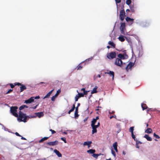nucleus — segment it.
<instances>
[{"instance_id": "obj_37", "label": "nucleus", "mask_w": 160, "mask_h": 160, "mask_svg": "<svg viewBox=\"0 0 160 160\" xmlns=\"http://www.w3.org/2000/svg\"><path fill=\"white\" fill-rule=\"evenodd\" d=\"M75 108V104H73V106H72V108L70 110V111L72 112L74 111V110Z\"/></svg>"}, {"instance_id": "obj_57", "label": "nucleus", "mask_w": 160, "mask_h": 160, "mask_svg": "<svg viewBox=\"0 0 160 160\" xmlns=\"http://www.w3.org/2000/svg\"><path fill=\"white\" fill-rule=\"evenodd\" d=\"M40 97L39 96H36L35 97V99H39V98Z\"/></svg>"}, {"instance_id": "obj_14", "label": "nucleus", "mask_w": 160, "mask_h": 160, "mask_svg": "<svg viewBox=\"0 0 160 160\" xmlns=\"http://www.w3.org/2000/svg\"><path fill=\"white\" fill-rule=\"evenodd\" d=\"M75 111L74 113L75 118H76L78 117L79 115L78 114V107H75Z\"/></svg>"}, {"instance_id": "obj_32", "label": "nucleus", "mask_w": 160, "mask_h": 160, "mask_svg": "<svg viewBox=\"0 0 160 160\" xmlns=\"http://www.w3.org/2000/svg\"><path fill=\"white\" fill-rule=\"evenodd\" d=\"M101 154L100 153L99 154H96L93 153L92 155V156L94 157L95 158H97L98 156H99Z\"/></svg>"}, {"instance_id": "obj_29", "label": "nucleus", "mask_w": 160, "mask_h": 160, "mask_svg": "<svg viewBox=\"0 0 160 160\" xmlns=\"http://www.w3.org/2000/svg\"><path fill=\"white\" fill-rule=\"evenodd\" d=\"M95 152V150L92 149H91L87 151V152L90 154H93Z\"/></svg>"}, {"instance_id": "obj_56", "label": "nucleus", "mask_w": 160, "mask_h": 160, "mask_svg": "<svg viewBox=\"0 0 160 160\" xmlns=\"http://www.w3.org/2000/svg\"><path fill=\"white\" fill-rule=\"evenodd\" d=\"M21 137V139L22 140H26V138H24L22 136Z\"/></svg>"}, {"instance_id": "obj_42", "label": "nucleus", "mask_w": 160, "mask_h": 160, "mask_svg": "<svg viewBox=\"0 0 160 160\" xmlns=\"http://www.w3.org/2000/svg\"><path fill=\"white\" fill-rule=\"evenodd\" d=\"M15 84V86L18 85V86H21L22 84L19 82H15L14 83Z\"/></svg>"}, {"instance_id": "obj_12", "label": "nucleus", "mask_w": 160, "mask_h": 160, "mask_svg": "<svg viewBox=\"0 0 160 160\" xmlns=\"http://www.w3.org/2000/svg\"><path fill=\"white\" fill-rule=\"evenodd\" d=\"M35 114L36 116L34 115V116H35L36 117L37 116L39 118L43 116L44 115L43 113L42 112H36L35 113Z\"/></svg>"}, {"instance_id": "obj_20", "label": "nucleus", "mask_w": 160, "mask_h": 160, "mask_svg": "<svg viewBox=\"0 0 160 160\" xmlns=\"http://www.w3.org/2000/svg\"><path fill=\"white\" fill-rule=\"evenodd\" d=\"M142 108L143 110L146 109H148V107L146 104L144 103H142L141 105Z\"/></svg>"}, {"instance_id": "obj_61", "label": "nucleus", "mask_w": 160, "mask_h": 160, "mask_svg": "<svg viewBox=\"0 0 160 160\" xmlns=\"http://www.w3.org/2000/svg\"><path fill=\"white\" fill-rule=\"evenodd\" d=\"M23 107L24 108H28V106H27V105H23Z\"/></svg>"}, {"instance_id": "obj_3", "label": "nucleus", "mask_w": 160, "mask_h": 160, "mask_svg": "<svg viewBox=\"0 0 160 160\" xmlns=\"http://www.w3.org/2000/svg\"><path fill=\"white\" fill-rule=\"evenodd\" d=\"M18 108L17 106L12 107L10 108V111L11 113L13 115L16 117H18V115L16 112L17 111V109Z\"/></svg>"}, {"instance_id": "obj_51", "label": "nucleus", "mask_w": 160, "mask_h": 160, "mask_svg": "<svg viewBox=\"0 0 160 160\" xmlns=\"http://www.w3.org/2000/svg\"><path fill=\"white\" fill-rule=\"evenodd\" d=\"M136 142L137 144H141L142 143V142H140L139 141H138V140L136 141Z\"/></svg>"}, {"instance_id": "obj_38", "label": "nucleus", "mask_w": 160, "mask_h": 160, "mask_svg": "<svg viewBox=\"0 0 160 160\" xmlns=\"http://www.w3.org/2000/svg\"><path fill=\"white\" fill-rule=\"evenodd\" d=\"M130 9L132 12H135V10L134 9V8L133 6L132 7H131L130 8Z\"/></svg>"}, {"instance_id": "obj_31", "label": "nucleus", "mask_w": 160, "mask_h": 160, "mask_svg": "<svg viewBox=\"0 0 160 160\" xmlns=\"http://www.w3.org/2000/svg\"><path fill=\"white\" fill-rule=\"evenodd\" d=\"M97 122V120H96L95 118H93L92 121H91V125H95L96 122Z\"/></svg>"}, {"instance_id": "obj_49", "label": "nucleus", "mask_w": 160, "mask_h": 160, "mask_svg": "<svg viewBox=\"0 0 160 160\" xmlns=\"http://www.w3.org/2000/svg\"><path fill=\"white\" fill-rule=\"evenodd\" d=\"M112 118H116V115H114V116H111L110 117V119H111Z\"/></svg>"}, {"instance_id": "obj_11", "label": "nucleus", "mask_w": 160, "mask_h": 160, "mask_svg": "<svg viewBox=\"0 0 160 160\" xmlns=\"http://www.w3.org/2000/svg\"><path fill=\"white\" fill-rule=\"evenodd\" d=\"M34 99L33 97H31L29 99L26 100L25 101L24 103L26 104L31 103L34 101Z\"/></svg>"}, {"instance_id": "obj_54", "label": "nucleus", "mask_w": 160, "mask_h": 160, "mask_svg": "<svg viewBox=\"0 0 160 160\" xmlns=\"http://www.w3.org/2000/svg\"><path fill=\"white\" fill-rule=\"evenodd\" d=\"M42 83H44V84H45V85H44L43 86H44V87H45L46 85L47 84H48V83H45V82H40V83H39V84H42Z\"/></svg>"}, {"instance_id": "obj_26", "label": "nucleus", "mask_w": 160, "mask_h": 160, "mask_svg": "<svg viewBox=\"0 0 160 160\" xmlns=\"http://www.w3.org/2000/svg\"><path fill=\"white\" fill-rule=\"evenodd\" d=\"M92 143V142L91 141L85 142L83 143V145L84 146L87 145L89 146Z\"/></svg>"}, {"instance_id": "obj_8", "label": "nucleus", "mask_w": 160, "mask_h": 160, "mask_svg": "<svg viewBox=\"0 0 160 160\" xmlns=\"http://www.w3.org/2000/svg\"><path fill=\"white\" fill-rule=\"evenodd\" d=\"M121 32L122 34H125V25L124 23H122L120 26Z\"/></svg>"}, {"instance_id": "obj_50", "label": "nucleus", "mask_w": 160, "mask_h": 160, "mask_svg": "<svg viewBox=\"0 0 160 160\" xmlns=\"http://www.w3.org/2000/svg\"><path fill=\"white\" fill-rule=\"evenodd\" d=\"M24 108L23 105H22L19 108V109L20 110H21Z\"/></svg>"}, {"instance_id": "obj_30", "label": "nucleus", "mask_w": 160, "mask_h": 160, "mask_svg": "<svg viewBox=\"0 0 160 160\" xmlns=\"http://www.w3.org/2000/svg\"><path fill=\"white\" fill-rule=\"evenodd\" d=\"M134 128L133 127H131L129 130V131L131 133H133Z\"/></svg>"}, {"instance_id": "obj_27", "label": "nucleus", "mask_w": 160, "mask_h": 160, "mask_svg": "<svg viewBox=\"0 0 160 160\" xmlns=\"http://www.w3.org/2000/svg\"><path fill=\"white\" fill-rule=\"evenodd\" d=\"M108 43L109 45H111L113 48H115L116 45L115 44L112 42L109 41L108 42Z\"/></svg>"}, {"instance_id": "obj_1", "label": "nucleus", "mask_w": 160, "mask_h": 160, "mask_svg": "<svg viewBox=\"0 0 160 160\" xmlns=\"http://www.w3.org/2000/svg\"><path fill=\"white\" fill-rule=\"evenodd\" d=\"M18 117H19L18 118V121L20 122H26L27 120L29 118L36 117V116L34 115L27 116L26 114L23 113L21 111L19 112Z\"/></svg>"}, {"instance_id": "obj_53", "label": "nucleus", "mask_w": 160, "mask_h": 160, "mask_svg": "<svg viewBox=\"0 0 160 160\" xmlns=\"http://www.w3.org/2000/svg\"><path fill=\"white\" fill-rule=\"evenodd\" d=\"M88 94V91H83V94H84V95H87Z\"/></svg>"}, {"instance_id": "obj_59", "label": "nucleus", "mask_w": 160, "mask_h": 160, "mask_svg": "<svg viewBox=\"0 0 160 160\" xmlns=\"http://www.w3.org/2000/svg\"><path fill=\"white\" fill-rule=\"evenodd\" d=\"M95 119L96 120H98V119H99V117H98V116H97V117H96V118H95Z\"/></svg>"}, {"instance_id": "obj_16", "label": "nucleus", "mask_w": 160, "mask_h": 160, "mask_svg": "<svg viewBox=\"0 0 160 160\" xmlns=\"http://www.w3.org/2000/svg\"><path fill=\"white\" fill-rule=\"evenodd\" d=\"M20 88V92H22L24 90L27 89L26 86L22 84Z\"/></svg>"}, {"instance_id": "obj_60", "label": "nucleus", "mask_w": 160, "mask_h": 160, "mask_svg": "<svg viewBox=\"0 0 160 160\" xmlns=\"http://www.w3.org/2000/svg\"><path fill=\"white\" fill-rule=\"evenodd\" d=\"M80 103H78L77 106L76 107H78H78L80 106Z\"/></svg>"}, {"instance_id": "obj_48", "label": "nucleus", "mask_w": 160, "mask_h": 160, "mask_svg": "<svg viewBox=\"0 0 160 160\" xmlns=\"http://www.w3.org/2000/svg\"><path fill=\"white\" fill-rule=\"evenodd\" d=\"M116 4L120 3L121 2V0H115Z\"/></svg>"}, {"instance_id": "obj_34", "label": "nucleus", "mask_w": 160, "mask_h": 160, "mask_svg": "<svg viewBox=\"0 0 160 160\" xmlns=\"http://www.w3.org/2000/svg\"><path fill=\"white\" fill-rule=\"evenodd\" d=\"M80 98V97H79V95L78 94L77 95L75 98V102H77L78 101V99Z\"/></svg>"}, {"instance_id": "obj_40", "label": "nucleus", "mask_w": 160, "mask_h": 160, "mask_svg": "<svg viewBox=\"0 0 160 160\" xmlns=\"http://www.w3.org/2000/svg\"><path fill=\"white\" fill-rule=\"evenodd\" d=\"M57 97L55 95L53 96L51 98V100L52 101H55V99Z\"/></svg>"}, {"instance_id": "obj_55", "label": "nucleus", "mask_w": 160, "mask_h": 160, "mask_svg": "<svg viewBox=\"0 0 160 160\" xmlns=\"http://www.w3.org/2000/svg\"><path fill=\"white\" fill-rule=\"evenodd\" d=\"M98 128L100 126V123L99 122H98V124L97 125H96Z\"/></svg>"}, {"instance_id": "obj_64", "label": "nucleus", "mask_w": 160, "mask_h": 160, "mask_svg": "<svg viewBox=\"0 0 160 160\" xmlns=\"http://www.w3.org/2000/svg\"><path fill=\"white\" fill-rule=\"evenodd\" d=\"M97 77H98L99 78H100L101 77V75L100 74H98L97 76Z\"/></svg>"}, {"instance_id": "obj_23", "label": "nucleus", "mask_w": 160, "mask_h": 160, "mask_svg": "<svg viewBox=\"0 0 160 160\" xmlns=\"http://www.w3.org/2000/svg\"><path fill=\"white\" fill-rule=\"evenodd\" d=\"M119 40L121 42H123L125 41V39L124 38V36L122 35H121L118 38Z\"/></svg>"}, {"instance_id": "obj_18", "label": "nucleus", "mask_w": 160, "mask_h": 160, "mask_svg": "<svg viewBox=\"0 0 160 160\" xmlns=\"http://www.w3.org/2000/svg\"><path fill=\"white\" fill-rule=\"evenodd\" d=\"M83 62H82L80 64L78 65L77 67L76 68V69L77 70H79L82 69L83 68V67L81 66V64Z\"/></svg>"}, {"instance_id": "obj_9", "label": "nucleus", "mask_w": 160, "mask_h": 160, "mask_svg": "<svg viewBox=\"0 0 160 160\" xmlns=\"http://www.w3.org/2000/svg\"><path fill=\"white\" fill-rule=\"evenodd\" d=\"M58 140H55L53 142H50L47 143V144L50 146H54L58 145Z\"/></svg>"}, {"instance_id": "obj_25", "label": "nucleus", "mask_w": 160, "mask_h": 160, "mask_svg": "<svg viewBox=\"0 0 160 160\" xmlns=\"http://www.w3.org/2000/svg\"><path fill=\"white\" fill-rule=\"evenodd\" d=\"M126 20L127 21H131L132 23L133 22V21H134V19L132 18H131L129 17H127L126 18Z\"/></svg>"}, {"instance_id": "obj_33", "label": "nucleus", "mask_w": 160, "mask_h": 160, "mask_svg": "<svg viewBox=\"0 0 160 160\" xmlns=\"http://www.w3.org/2000/svg\"><path fill=\"white\" fill-rule=\"evenodd\" d=\"M132 1L131 0H126V3L128 5H129L131 3Z\"/></svg>"}, {"instance_id": "obj_10", "label": "nucleus", "mask_w": 160, "mask_h": 160, "mask_svg": "<svg viewBox=\"0 0 160 160\" xmlns=\"http://www.w3.org/2000/svg\"><path fill=\"white\" fill-rule=\"evenodd\" d=\"M91 126L92 128V133L93 134L97 132V128H98L97 126L95 125H91Z\"/></svg>"}, {"instance_id": "obj_21", "label": "nucleus", "mask_w": 160, "mask_h": 160, "mask_svg": "<svg viewBox=\"0 0 160 160\" xmlns=\"http://www.w3.org/2000/svg\"><path fill=\"white\" fill-rule=\"evenodd\" d=\"M105 73L109 74L110 75L112 76V79H113L114 75V72L113 71H109V72H105Z\"/></svg>"}, {"instance_id": "obj_39", "label": "nucleus", "mask_w": 160, "mask_h": 160, "mask_svg": "<svg viewBox=\"0 0 160 160\" xmlns=\"http://www.w3.org/2000/svg\"><path fill=\"white\" fill-rule=\"evenodd\" d=\"M78 95H79V97H80V98L83 97L84 96V94L82 93H78Z\"/></svg>"}, {"instance_id": "obj_17", "label": "nucleus", "mask_w": 160, "mask_h": 160, "mask_svg": "<svg viewBox=\"0 0 160 160\" xmlns=\"http://www.w3.org/2000/svg\"><path fill=\"white\" fill-rule=\"evenodd\" d=\"M54 90V89H52V90H51L49 92H48L47 94L45 96V97L43 98V99H45L47 98H49L51 94L52 93V92Z\"/></svg>"}, {"instance_id": "obj_63", "label": "nucleus", "mask_w": 160, "mask_h": 160, "mask_svg": "<svg viewBox=\"0 0 160 160\" xmlns=\"http://www.w3.org/2000/svg\"><path fill=\"white\" fill-rule=\"evenodd\" d=\"M85 90V88H82L81 89V91H84Z\"/></svg>"}, {"instance_id": "obj_7", "label": "nucleus", "mask_w": 160, "mask_h": 160, "mask_svg": "<svg viewBox=\"0 0 160 160\" xmlns=\"http://www.w3.org/2000/svg\"><path fill=\"white\" fill-rule=\"evenodd\" d=\"M120 17L121 20L122 21L125 17V12L124 10H122L120 11Z\"/></svg>"}, {"instance_id": "obj_4", "label": "nucleus", "mask_w": 160, "mask_h": 160, "mask_svg": "<svg viewBox=\"0 0 160 160\" xmlns=\"http://www.w3.org/2000/svg\"><path fill=\"white\" fill-rule=\"evenodd\" d=\"M123 52V54L119 53L118 55V57L119 58L121 59H127L128 58V55L126 54V50H124L122 51Z\"/></svg>"}, {"instance_id": "obj_2", "label": "nucleus", "mask_w": 160, "mask_h": 160, "mask_svg": "<svg viewBox=\"0 0 160 160\" xmlns=\"http://www.w3.org/2000/svg\"><path fill=\"white\" fill-rule=\"evenodd\" d=\"M115 64L117 66H120L123 68V66L125 64V63H123L121 59L119 58H117L116 59Z\"/></svg>"}, {"instance_id": "obj_46", "label": "nucleus", "mask_w": 160, "mask_h": 160, "mask_svg": "<svg viewBox=\"0 0 160 160\" xmlns=\"http://www.w3.org/2000/svg\"><path fill=\"white\" fill-rule=\"evenodd\" d=\"M10 86L11 88H13L15 86V84H14V85H13V84L12 83H10Z\"/></svg>"}, {"instance_id": "obj_22", "label": "nucleus", "mask_w": 160, "mask_h": 160, "mask_svg": "<svg viewBox=\"0 0 160 160\" xmlns=\"http://www.w3.org/2000/svg\"><path fill=\"white\" fill-rule=\"evenodd\" d=\"M97 88L98 87L97 86H95V87L93 88L92 90L91 91V93L93 94L97 93Z\"/></svg>"}, {"instance_id": "obj_5", "label": "nucleus", "mask_w": 160, "mask_h": 160, "mask_svg": "<svg viewBox=\"0 0 160 160\" xmlns=\"http://www.w3.org/2000/svg\"><path fill=\"white\" fill-rule=\"evenodd\" d=\"M116 53L115 52H112L107 54V58L109 59H112L116 58Z\"/></svg>"}, {"instance_id": "obj_6", "label": "nucleus", "mask_w": 160, "mask_h": 160, "mask_svg": "<svg viewBox=\"0 0 160 160\" xmlns=\"http://www.w3.org/2000/svg\"><path fill=\"white\" fill-rule=\"evenodd\" d=\"M134 63L132 62H130L128 65H126L125 63L124 66H123V68H125V69L127 71H128L129 69L131 70L132 67L134 66Z\"/></svg>"}, {"instance_id": "obj_35", "label": "nucleus", "mask_w": 160, "mask_h": 160, "mask_svg": "<svg viewBox=\"0 0 160 160\" xmlns=\"http://www.w3.org/2000/svg\"><path fill=\"white\" fill-rule=\"evenodd\" d=\"M153 136L155 138H156L159 139L160 138V137L158 135L156 134L155 133H154Z\"/></svg>"}, {"instance_id": "obj_52", "label": "nucleus", "mask_w": 160, "mask_h": 160, "mask_svg": "<svg viewBox=\"0 0 160 160\" xmlns=\"http://www.w3.org/2000/svg\"><path fill=\"white\" fill-rule=\"evenodd\" d=\"M15 134L17 136L21 137V136L20 135L18 132H15Z\"/></svg>"}, {"instance_id": "obj_58", "label": "nucleus", "mask_w": 160, "mask_h": 160, "mask_svg": "<svg viewBox=\"0 0 160 160\" xmlns=\"http://www.w3.org/2000/svg\"><path fill=\"white\" fill-rule=\"evenodd\" d=\"M115 112V111H112V112H110V111H109V113L110 114H111V113H113Z\"/></svg>"}, {"instance_id": "obj_36", "label": "nucleus", "mask_w": 160, "mask_h": 160, "mask_svg": "<svg viewBox=\"0 0 160 160\" xmlns=\"http://www.w3.org/2000/svg\"><path fill=\"white\" fill-rule=\"evenodd\" d=\"M60 92H61V90L60 89L58 90L57 91V92L55 95V96H56V97L58 96V95L59 94V93H60Z\"/></svg>"}, {"instance_id": "obj_43", "label": "nucleus", "mask_w": 160, "mask_h": 160, "mask_svg": "<svg viewBox=\"0 0 160 160\" xmlns=\"http://www.w3.org/2000/svg\"><path fill=\"white\" fill-rule=\"evenodd\" d=\"M111 152H112V154L114 156V157H115L116 156V153H115V152L112 150V151H111Z\"/></svg>"}, {"instance_id": "obj_19", "label": "nucleus", "mask_w": 160, "mask_h": 160, "mask_svg": "<svg viewBox=\"0 0 160 160\" xmlns=\"http://www.w3.org/2000/svg\"><path fill=\"white\" fill-rule=\"evenodd\" d=\"M144 137L146 138L148 141H151L152 140V138L148 135L145 134L144 136Z\"/></svg>"}, {"instance_id": "obj_47", "label": "nucleus", "mask_w": 160, "mask_h": 160, "mask_svg": "<svg viewBox=\"0 0 160 160\" xmlns=\"http://www.w3.org/2000/svg\"><path fill=\"white\" fill-rule=\"evenodd\" d=\"M61 139L65 143H66L67 142H66V140L65 139V138H61Z\"/></svg>"}, {"instance_id": "obj_24", "label": "nucleus", "mask_w": 160, "mask_h": 160, "mask_svg": "<svg viewBox=\"0 0 160 160\" xmlns=\"http://www.w3.org/2000/svg\"><path fill=\"white\" fill-rule=\"evenodd\" d=\"M145 132L148 133H150L152 132V130L151 128H148Z\"/></svg>"}, {"instance_id": "obj_28", "label": "nucleus", "mask_w": 160, "mask_h": 160, "mask_svg": "<svg viewBox=\"0 0 160 160\" xmlns=\"http://www.w3.org/2000/svg\"><path fill=\"white\" fill-rule=\"evenodd\" d=\"M49 138L48 137H44L43 138H42L39 141V143H41L43 142L44 141L48 139Z\"/></svg>"}, {"instance_id": "obj_45", "label": "nucleus", "mask_w": 160, "mask_h": 160, "mask_svg": "<svg viewBox=\"0 0 160 160\" xmlns=\"http://www.w3.org/2000/svg\"><path fill=\"white\" fill-rule=\"evenodd\" d=\"M49 131L52 132V134H53L56 133V131L52 129H50Z\"/></svg>"}, {"instance_id": "obj_62", "label": "nucleus", "mask_w": 160, "mask_h": 160, "mask_svg": "<svg viewBox=\"0 0 160 160\" xmlns=\"http://www.w3.org/2000/svg\"><path fill=\"white\" fill-rule=\"evenodd\" d=\"M151 108H149L148 109H147V112H149V111H150V110H151Z\"/></svg>"}, {"instance_id": "obj_44", "label": "nucleus", "mask_w": 160, "mask_h": 160, "mask_svg": "<svg viewBox=\"0 0 160 160\" xmlns=\"http://www.w3.org/2000/svg\"><path fill=\"white\" fill-rule=\"evenodd\" d=\"M13 91V90L12 89H9L8 91L6 93V94H8L9 93H10V92H12Z\"/></svg>"}, {"instance_id": "obj_13", "label": "nucleus", "mask_w": 160, "mask_h": 160, "mask_svg": "<svg viewBox=\"0 0 160 160\" xmlns=\"http://www.w3.org/2000/svg\"><path fill=\"white\" fill-rule=\"evenodd\" d=\"M112 146L114 148V149L117 152H118V150L117 148L118 143L117 142H115L112 145Z\"/></svg>"}, {"instance_id": "obj_15", "label": "nucleus", "mask_w": 160, "mask_h": 160, "mask_svg": "<svg viewBox=\"0 0 160 160\" xmlns=\"http://www.w3.org/2000/svg\"><path fill=\"white\" fill-rule=\"evenodd\" d=\"M54 152L59 157H61L62 156L61 154L56 149H55L54 150Z\"/></svg>"}, {"instance_id": "obj_41", "label": "nucleus", "mask_w": 160, "mask_h": 160, "mask_svg": "<svg viewBox=\"0 0 160 160\" xmlns=\"http://www.w3.org/2000/svg\"><path fill=\"white\" fill-rule=\"evenodd\" d=\"M132 134V138L134 139L135 141H136L135 140V136L134 134L133 133H131Z\"/></svg>"}]
</instances>
